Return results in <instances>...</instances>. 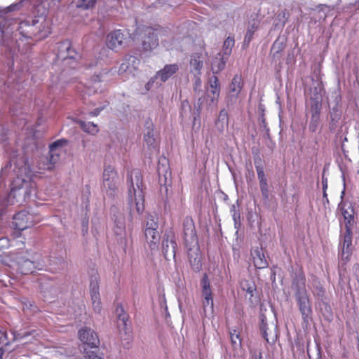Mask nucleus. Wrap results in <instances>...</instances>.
Masks as SVG:
<instances>
[{"label": "nucleus", "instance_id": "69168bd1", "mask_svg": "<svg viewBox=\"0 0 359 359\" xmlns=\"http://www.w3.org/2000/svg\"><path fill=\"white\" fill-rule=\"evenodd\" d=\"M256 359H264L262 354L259 353V356H258V358H256Z\"/></svg>", "mask_w": 359, "mask_h": 359}, {"label": "nucleus", "instance_id": "a19ab883", "mask_svg": "<svg viewBox=\"0 0 359 359\" xmlns=\"http://www.w3.org/2000/svg\"><path fill=\"white\" fill-rule=\"evenodd\" d=\"M96 0H79L76 2V7L83 10L90 9L94 7Z\"/></svg>", "mask_w": 359, "mask_h": 359}, {"label": "nucleus", "instance_id": "5fc2aeb1", "mask_svg": "<svg viewBox=\"0 0 359 359\" xmlns=\"http://www.w3.org/2000/svg\"><path fill=\"white\" fill-rule=\"evenodd\" d=\"M322 184H323V195H324V196H327L326 189L327 188V179H325L323 177L322 179Z\"/></svg>", "mask_w": 359, "mask_h": 359}, {"label": "nucleus", "instance_id": "49530a36", "mask_svg": "<svg viewBox=\"0 0 359 359\" xmlns=\"http://www.w3.org/2000/svg\"><path fill=\"white\" fill-rule=\"evenodd\" d=\"M351 255V247H348L344 248V245H342V250L341 252V259L347 262L350 259V256Z\"/></svg>", "mask_w": 359, "mask_h": 359}, {"label": "nucleus", "instance_id": "c03bdc74", "mask_svg": "<svg viewBox=\"0 0 359 359\" xmlns=\"http://www.w3.org/2000/svg\"><path fill=\"white\" fill-rule=\"evenodd\" d=\"M20 123H18L16 121L15 124L17 125L18 128H21L22 132L25 133L27 134V131L29 130L31 125L28 124V122L26 119V118L22 116L21 118H19Z\"/></svg>", "mask_w": 359, "mask_h": 359}, {"label": "nucleus", "instance_id": "37998d69", "mask_svg": "<svg viewBox=\"0 0 359 359\" xmlns=\"http://www.w3.org/2000/svg\"><path fill=\"white\" fill-rule=\"evenodd\" d=\"M346 234L344 236V241L342 244V245H344V248L351 247L352 245L351 229L348 225H346Z\"/></svg>", "mask_w": 359, "mask_h": 359}, {"label": "nucleus", "instance_id": "f03ea898", "mask_svg": "<svg viewBox=\"0 0 359 359\" xmlns=\"http://www.w3.org/2000/svg\"><path fill=\"white\" fill-rule=\"evenodd\" d=\"M0 145L10 158L9 165L1 169L0 183L8 178L11 181V191L6 203L8 205H22L27 198L35 194L36 184L32 180L33 171L24 156L25 144H19L13 133L4 127L0 128Z\"/></svg>", "mask_w": 359, "mask_h": 359}, {"label": "nucleus", "instance_id": "58836bf2", "mask_svg": "<svg viewBox=\"0 0 359 359\" xmlns=\"http://www.w3.org/2000/svg\"><path fill=\"white\" fill-rule=\"evenodd\" d=\"M158 228V218L154 215H149L147 217L145 229L157 230Z\"/></svg>", "mask_w": 359, "mask_h": 359}, {"label": "nucleus", "instance_id": "79ce46f5", "mask_svg": "<svg viewBox=\"0 0 359 359\" xmlns=\"http://www.w3.org/2000/svg\"><path fill=\"white\" fill-rule=\"evenodd\" d=\"M207 89H209L210 91L220 93L219 83L216 76L213 75L209 79L208 88Z\"/></svg>", "mask_w": 359, "mask_h": 359}, {"label": "nucleus", "instance_id": "20e7f679", "mask_svg": "<svg viewBox=\"0 0 359 359\" xmlns=\"http://www.w3.org/2000/svg\"><path fill=\"white\" fill-rule=\"evenodd\" d=\"M127 183L129 186L128 204L130 219H132L135 210L139 215L142 214L144 210V196L141 171L135 169L128 173Z\"/></svg>", "mask_w": 359, "mask_h": 359}, {"label": "nucleus", "instance_id": "c9c22d12", "mask_svg": "<svg viewBox=\"0 0 359 359\" xmlns=\"http://www.w3.org/2000/svg\"><path fill=\"white\" fill-rule=\"evenodd\" d=\"M257 25H258L257 21L255 20H253V21L251 23H250V25L248 27V29H247L246 34L245 36V39H244L245 43H249L250 42V41L252 38V36H253L255 30L257 29Z\"/></svg>", "mask_w": 359, "mask_h": 359}, {"label": "nucleus", "instance_id": "6e6d98bb", "mask_svg": "<svg viewBox=\"0 0 359 359\" xmlns=\"http://www.w3.org/2000/svg\"><path fill=\"white\" fill-rule=\"evenodd\" d=\"M318 126V123H316V122L313 123V122L310 121L309 130L312 132H315L317 130Z\"/></svg>", "mask_w": 359, "mask_h": 359}, {"label": "nucleus", "instance_id": "423d86ee", "mask_svg": "<svg viewBox=\"0 0 359 359\" xmlns=\"http://www.w3.org/2000/svg\"><path fill=\"white\" fill-rule=\"evenodd\" d=\"M116 313L117 316V325L121 334L122 344L124 348H129L132 341V334L127 324L128 316L125 313L121 305L117 306Z\"/></svg>", "mask_w": 359, "mask_h": 359}, {"label": "nucleus", "instance_id": "1a4fd4ad", "mask_svg": "<svg viewBox=\"0 0 359 359\" xmlns=\"http://www.w3.org/2000/svg\"><path fill=\"white\" fill-rule=\"evenodd\" d=\"M118 182V177L115 169L111 165L105 167L103 172V187L110 196L115 194Z\"/></svg>", "mask_w": 359, "mask_h": 359}, {"label": "nucleus", "instance_id": "7c9ffc66", "mask_svg": "<svg viewBox=\"0 0 359 359\" xmlns=\"http://www.w3.org/2000/svg\"><path fill=\"white\" fill-rule=\"evenodd\" d=\"M79 124L82 130L92 135H95L98 133V127L97 125L94 124L92 122H85L83 121H79Z\"/></svg>", "mask_w": 359, "mask_h": 359}, {"label": "nucleus", "instance_id": "680f3d73", "mask_svg": "<svg viewBox=\"0 0 359 359\" xmlns=\"http://www.w3.org/2000/svg\"><path fill=\"white\" fill-rule=\"evenodd\" d=\"M4 354V351L1 347H0V359H2V355Z\"/></svg>", "mask_w": 359, "mask_h": 359}, {"label": "nucleus", "instance_id": "774afa93", "mask_svg": "<svg viewBox=\"0 0 359 359\" xmlns=\"http://www.w3.org/2000/svg\"><path fill=\"white\" fill-rule=\"evenodd\" d=\"M2 214H3V212H1V210H0V215H2Z\"/></svg>", "mask_w": 359, "mask_h": 359}, {"label": "nucleus", "instance_id": "412c9836", "mask_svg": "<svg viewBox=\"0 0 359 359\" xmlns=\"http://www.w3.org/2000/svg\"><path fill=\"white\" fill-rule=\"evenodd\" d=\"M205 59V56L203 54L196 53L191 55L190 60V68L191 72L194 76H199L201 74V70L203 67V61Z\"/></svg>", "mask_w": 359, "mask_h": 359}, {"label": "nucleus", "instance_id": "a211bd4d", "mask_svg": "<svg viewBox=\"0 0 359 359\" xmlns=\"http://www.w3.org/2000/svg\"><path fill=\"white\" fill-rule=\"evenodd\" d=\"M243 86V81L241 76L235 75L229 86V99L231 103L236 102Z\"/></svg>", "mask_w": 359, "mask_h": 359}, {"label": "nucleus", "instance_id": "0eeeda50", "mask_svg": "<svg viewBox=\"0 0 359 359\" xmlns=\"http://www.w3.org/2000/svg\"><path fill=\"white\" fill-rule=\"evenodd\" d=\"M13 220L14 229L18 231L14 232V236L18 237L21 231L29 228L39 222V218L26 210H22L13 216Z\"/></svg>", "mask_w": 359, "mask_h": 359}, {"label": "nucleus", "instance_id": "2f4dec72", "mask_svg": "<svg viewBox=\"0 0 359 359\" xmlns=\"http://www.w3.org/2000/svg\"><path fill=\"white\" fill-rule=\"evenodd\" d=\"M285 45L283 42L276 40L272 45L271 48V54L273 58L275 60H279L280 58V53L283 50Z\"/></svg>", "mask_w": 359, "mask_h": 359}, {"label": "nucleus", "instance_id": "cd10ccee", "mask_svg": "<svg viewBox=\"0 0 359 359\" xmlns=\"http://www.w3.org/2000/svg\"><path fill=\"white\" fill-rule=\"evenodd\" d=\"M228 57L222 55L221 53H218L212 62V71L213 74H217L221 72L225 67L226 60Z\"/></svg>", "mask_w": 359, "mask_h": 359}, {"label": "nucleus", "instance_id": "bb28decb", "mask_svg": "<svg viewBox=\"0 0 359 359\" xmlns=\"http://www.w3.org/2000/svg\"><path fill=\"white\" fill-rule=\"evenodd\" d=\"M316 95L313 97H311V114L316 115H320L321 107H322V98L321 95L317 92V88L314 89Z\"/></svg>", "mask_w": 359, "mask_h": 359}, {"label": "nucleus", "instance_id": "473e14b6", "mask_svg": "<svg viewBox=\"0 0 359 359\" xmlns=\"http://www.w3.org/2000/svg\"><path fill=\"white\" fill-rule=\"evenodd\" d=\"M203 309L205 316L210 318L213 315L214 311L213 299H203Z\"/></svg>", "mask_w": 359, "mask_h": 359}, {"label": "nucleus", "instance_id": "09e8293b", "mask_svg": "<svg viewBox=\"0 0 359 359\" xmlns=\"http://www.w3.org/2000/svg\"><path fill=\"white\" fill-rule=\"evenodd\" d=\"M6 344H8L6 334L0 330V347L3 348L2 346Z\"/></svg>", "mask_w": 359, "mask_h": 359}, {"label": "nucleus", "instance_id": "3c124183", "mask_svg": "<svg viewBox=\"0 0 359 359\" xmlns=\"http://www.w3.org/2000/svg\"><path fill=\"white\" fill-rule=\"evenodd\" d=\"M201 84H202V82H201L200 77L198 76H195V81L194 83V90L195 91L199 90L201 89Z\"/></svg>", "mask_w": 359, "mask_h": 359}, {"label": "nucleus", "instance_id": "4c0bfd02", "mask_svg": "<svg viewBox=\"0 0 359 359\" xmlns=\"http://www.w3.org/2000/svg\"><path fill=\"white\" fill-rule=\"evenodd\" d=\"M230 338L234 349H238L241 346V339L236 330H234L230 332Z\"/></svg>", "mask_w": 359, "mask_h": 359}, {"label": "nucleus", "instance_id": "2eb2a0df", "mask_svg": "<svg viewBox=\"0 0 359 359\" xmlns=\"http://www.w3.org/2000/svg\"><path fill=\"white\" fill-rule=\"evenodd\" d=\"M177 243L175 236L171 234H165L162 242V250L164 257L169 260L175 258L176 254Z\"/></svg>", "mask_w": 359, "mask_h": 359}, {"label": "nucleus", "instance_id": "a878e982", "mask_svg": "<svg viewBox=\"0 0 359 359\" xmlns=\"http://www.w3.org/2000/svg\"><path fill=\"white\" fill-rule=\"evenodd\" d=\"M229 123L228 113L226 109L220 110L219 116L215 121L216 129L219 133H223L227 128Z\"/></svg>", "mask_w": 359, "mask_h": 359}, {"label": "nucleus", "instance_id": "ea45409f", "mask_svg": "<svg viewBox=\"0 0 359 359\" xmlns=\"http://www.w3.org/2000/svg\"><path fill=\"white\" fill-rule=\"evenodd\" d=\"M92 307L95 313H100L102 310V303L100 294L90 295Z\"/></svg>", "mask_w": 359, "mask_h": 359}, {"label": "nucleus", "instance_id": "864d4df0", "mask_svg": "<svg viewBox=\"0 0 359 359\" xmlns=\"http://www.w3.org/2000/svg\"><path fill=\"white\" fill-rule=\"evenodd\" d=\"M34 133L33 130V128H31L30 132L29 133V135L26 139V142L27 143L29 142H34Z\"/></svg>", "mask_w": 359, "mask_h": 359}, {"label": "nucleus", "instance_id": "b1692460", "mask_svg": "<svg viewBox=\"0 0 359 359\" xmlns=\"http://www.w3.org/2000/svg\"><path fill=\"white\" fill-rule=\"evenodd\" d=\"M253 259V263L257 269H265L268 266L267 260L264 256L262 248H255L251 253Z\"/></svg>", "mask_w": 359, "mask_h": 359}, {"label": "nucleus", "instance_id": "6ab92c4d", "mask_svg": "<svg viewBox=\"0 0 359 359\" xmlns=\"http://www.w3.org/2000/svg\"><path fill=\"white\" fill-rule=\"evenodd\" d=\"M144 34L147 36L142 41L143 49L147 51L156 48L158 45V41L154 30L150 27H147L144 29Z\"/></svg>", "mask_w": 359, "mask_h": 359}, {"label": "nucleus", "instance_id": "338daca9", "mask_svg": "<svg viewBox=\"0 0 359 359\" xmlns=\"http://www.w3.org/2000/svg\"><path fill=\"white\" fill-rule=\"evenodd\" d=\"M158 172L160 173L161 172V168H158Z\"/></svg>", "mask_w": 359, "mask_h": 359}, {"label": "nucleus", "instance_id": "aec40b11", "mask_svg": "<svg viewBox=\"0 0 359 359\" xmlns=\"http://www.w3.org/2000/svg\"><path fill=\"white\" fill-rule=\"evenodd\" d=\"M179 69L177 64L166 65L162 69L156 72L155 79H160L162 82L166 81Z\"/></svg>", "mask_w": 359, "mask_h": 359}, {"label": "nucleus", "instance_id": "e2e57ef3", "mask_svg": "<svg viewBox=\"0 0 359 359\" xmlns=\"http://www.w3.org/2000/svg\"><path fill=\"white\" fill-rule=\"evenodd\" d=\"M185 104H186L189 107V102H185V101H184V102H183V103H182V104H183L184 107H185Z\"/></svg>", "mask_w": 359, "mask_h": 359}, {"label": "nucleus", "instance_id": "13d9d810", "mask_svg": "<svg viewBox=\"0 0 359 359\" xmlns=\"http://www.w3.org/2000/svg\"><path fill=\"white\" fill-rule=\"evenodd\" d=\"M103 109H104V107L97 108V109H95L94 111H90V114L92 116H97V115H99L100 112Z\"/></svg>", "mask_w": 359, "mask_h": 359}, {"label": "nucleus", "instance_id": "4d7b16f0", "mask_svg": "<svg viewBox=\"0 0 359 359\" xmlns=\"http://www.w3.org/2000/svg\"><path fill=\"white\" fill-rule=\"evenodd\" d=\"M157 79H155V76L154 78H151L149 82L146 84L145 86V88L147 90H149L153 85V83H154L155 80H156Z\"/></svg>", "mask_w": 359, "mask_h": 359}, {"label": "nucleus", "instance_id": "4be33fe9", "mask_svg": "<svg viewBox=\"0 0 359 359\" xmlns=\"http://www.w3.org/2000/svg\"><path fill=\"white\" fill-rule=\"evenodd\" d=\"M113 213V219L114 221V231L117 235H121L125 231V217L122 212L118 211L116 208L111 210Z\"/></svg>", "mask_w": 359, "mask_h": 359}, {"label": "nucleus", "instance_id": "7ed1b4c3", "mask_svg": "<svg viewBox=\"0 0 359 359\" xmlns=\"http://www.w3.org/2000/svg\"><path fill=\"white\" fill-rule=\"evenodd\" d=\"M8 228L0 225V250L8 248L11 245L8 237ZM0 263L8 265L10 267L16 266L17 270L22 274L32 273L36 270H42L46 266L45 261L38 254L34 255L33 260L29 259H21L16 263L13 262V264H9L0 255Z\"/></svg>", "mask_w": 359, "mask_h": 359}, {"label": "nucleus", "instance_id": "ddd939ff", "mask_svg": "<svg viewBox=\"0 0 359 359\" xmlns=\"http://www.w3.org/2000/svg\"><path fill=\"white\" fill-rule=\"evenodd\" d=\"M65 140H58L50 145L49 156L47 157V163L40 168L44 170H51L60 158V147L65 143Z\"/></svg>", "mask_w": 359, "mask_h": 359}, {"label": "nucleus", "instance_id": "72a5a7b5", "mask_svg": "<svg viewBox=\"0 0 359 359\" xmlns=\"http://www.w3.org/2000/svg\"><path fill=\"white\" fill-rule=\"evenodd\" d=\"M234 39L233 37L229 36L226 38V39L224 42L223 45V53L222 55L225 56L226 57H228L231 53L233 46H234Z\"/></svg>", "mask_w": 359, "mask_h": 359}, {"label": "nucleus", "instance_id": "393cba45", "mask_svg": "<svg viewBox=\"0 0 359 359\" xmlns=\"http://www.w3.org/2000/svg\"><path fill=\"white\" fill-rule=\"evenodd\" d=\"M144 127L145 132L144 135V141L149 147H154L156 139L154 137V125L152 121L151 120H147L145 122Z\"/></svg>", "mask_w": 359, "mask_h": 359}, {"label": "nucleus", "instance_id": "f257e3e1", "mask_svg": "<svg viewBox=\"0 0 359 359\" xmlns=\"http://www.w3.org/2000/svg\"><path fill=\"white\" fill-rule=\"evenodd\" d=\"M61 0H20L5 8H0V51L6 57L8 75L0 74V91L14 97L25 87L26 73L13 72L15 62L18 68V53H28L29 40L41 39L50 34V23L46 18L50 8L58 6Z\"/></svg>", "mask_w": 359, "mask_h": 359}, {"label": "nucleus", "instance_id": "8fccbe9b", "mask_svg": "<svg viewBox=\"0 0 359 359\" xmlns=\"http://www.w3.org/2000/svg\"><path fill=\"white\" fill-rule=\"evenodd\" d=\"M88 359H103L101 354L96 351H90L87 353Z\"/></svg>", "mask_w": 359, "mask_h": 359}, {"label": "nucleus", "instance_id": "c85d7f7f", "mask_svg": "<svg viewBox=\"0 0 359 359\" xmlns=\"http://www.w3.org/2000/svg\"><path fill=\"white\" fill-rule=\"evenodd\" d=\"M201 285L202 287L203 299H212V293L210 288L209 278L207 274L203 275Z\"/></svg>", "mask_w": 359, "mask_h": 359}, {"label": "nucleus", "instance_id": "4468645a", "mask_svg": "<svg viewBox=\"0 0 359 359\" xmlns=\"http://www.w3.org/2000/svg\"><path fill=\"white\" fill-rule=\"evenodd\" d=\"M80 341L89 346L97 347L100 345V340L97 334L92 329L84 327L78 332Z\"/></svg>", "mask_w": 359, "mask_h": 359}, {"label": "nucleus", "instance_id": "052dcab7", "mask_svg": "<svg viewBox=\"0 0 359 359\" xmlns=\"http://www.w3.org/2000/svg\"><path fill=\"white\" fill-rule=\"evenodd\" d=\"M320 115L311 114V121L313 123H319Z\"/></svg>", "mask_w": 359, "mask_h": 359}, {"label": "nucleus", "instance_id": "603ef678", "mask_svg": "<svg viewBox=\"0 0 359 359\" xmlns=\"http://www.w3.org/2000/svg\"><path fill=\"white\" fill-rule=\"evenodd\" d=\"M31 334L29 333V332H25V333H19L18 334H13L14 335V338L15 340H18V339H23L29 335H30Z\"/></svg>", "mask_w": 359, "mask_h": 359}, {"label": "nucleus", "instance_id": "5701e85b", "mask_svg": "<svg viewBox=\"0 0 359 359\" xmlns=\"http://www.w3.org/2000/svg\"><path fill=\"white\" fill-rule=\"evenodd\" d=\"M145 238L147 243L149 245L151 250L158 249L161 236L159 231L157 230L145 229Z\"/></svg>", "mask_w": 359, "mask_h": 359}, {"label": "nucleus", "instance_id": "f3484780", "mask_svg": "<svg viewBox=\"0 0 359 359\" xmlns=\"http://www.w3.org/2000/svg\"><path fill=\"white\" fill-rule=\"evenodd\" d=\"M124 40V34L120 29H118L107 35L106 43L109 49L118 50L122 47Z\"/></svg>", "mask_w": 359, "mask_h": 359}, {"label": "nucleus", "instance_id": "0e129e2a", "mask_svg": "<svg viewBox=\"0 0 359 359\" xmlns=\"http://www.w3.org/2000/svg\"><path fill=\"white\" fill-rule=\"evenodd\" d=\"M263 334H264V338H266V330L264 331ZM266 339L268 341L267 339Z\"/></svg>", "mask_w": 359, "mask_h": 359}, {"label": "nucleus", "instance_id": "e433bc0d", "mask_svg": "<svg viewBox=\"0 0 359 359\" xmlns=\"http://www.w3.org/2000/svg\"><path fill=\"white\" fill-rule=\"evenodd\" d=\"M90 295L100 294L99 278L97 275H93L91 276L90 282Z\"/></svg>", "mask_w": 359, "mask_h": 359}, {"label": "nucleus", "instance_id": "f704fd0d", "mask_svg": "<svg viewBox=\"0 0 359 359\" xmlns=\"http://www.w3.org/2000/svg\"><path fill=\"white\" fill-rule=\"evenodd\" d=\"M241 286L243 290L247 292L251 299L254 295V292L256 291L255 283L251 280H244L241 282Z\"/></svg>", "mask_w": 359, "mask_h": 359}, {"label": "nucleus", "instance_id": "bf43d9fd", "mask_svg": "<svg viewBox=\"0 0 359 359\" xmlns=\"http://www.w3.org/2000/svg\"><path fill=\"white\" fill-rule=\"evenodd\" d=\"M260 121H261L260 126L262 127L263 128L269 130V129L266 128V120L264 118V114H262V116L260 117Z\"/></svg>", "mask_w": 359, "mask_h": 359}, {"label": "nucleus", "instance_id": "9b49d317", "mask_svg": "<svg viewBox=\"0 0 359 359\" xmlns=\"http://www.w3.org/2000/svg\"><path fill=\"white\" fill-rule=\"evenodd\" d=\"M183 237L186 245L197 243V236L195 226L192 218L187 216L182 223Z\"/></svg>", "mask_w": 359, "mask_h": 359}, {"label": "nucleus", "instance_id": "39448f33", "mask_svg": "<svg viewBox=\"0 0 359 359\" xmlns=\"http://www.w3.org/2000/svg\"><path fill=\"white\" fill-rule=\"evenodd\" d=\"M294 287V297L298 306L302 318L305 323H309L312 319V307L309 294L305 287V278L303 276H297L293 283Z\"/></svg>", "mask_w": 359, "mask_h": 359}, {"label": "nucleus", "instance_id": "c756f323", "mask_svg": "<svg viewBox=\"0 0 359 359\" xmlns=\"http://www.w3.org/2000/svg\"><path fill=\"white\" fill-rule=\"evenodd\" d=\"M346 206V205H344L341 208V211L346 221L345 226L348 225L351 228L354 219V210L351 205H348L347 207Z\"/></svg>", "mask_w": 359, "mask_h": 359}, {"label": "nucleus", "instance_id": "de8ad7c7", "mask_svg": "<svg viewBox=\"0 0 359 359\" xmlns=\"http://www.w3.org/2000/svg\"><path fill=\"white\" fill-rule=\"evenodd\" d=\"M259 187H260V190H261L262 195L263 198L265 199H267L269 198V187H268L267 182L264 183V184H260Z\"/></svg>", "mask_w": 359, "mask_h": 359}, {"label": "nucleus", "instance_id": "9d476101", "mask_svg": "<svg viewBox=\"0 0 359 359\" xmlns=\"http://www.w3.org/2000/svg\"><path fill=\"white\" fill-rule=\"evenodd\" d=\"M109 72V71L103 69L99 74L93 75L86 86L85 93L89 95L96 93H102L103 88L105 86V84H102V83L107 81L106 77Z\"/></svg>", "mask_w": 359, "mask_h": 359}, {"label": "nucleus", "instance_id": "6e6552de", "mask_svg": "<svg viewBox=\"0 0 359 359\" xmlns=\"http://www.w3.org/2000/svg\"><path fill=\"white\" fill-rule=\"evenodd\" d=\"M219 93L217 91H210L207 89L206 97L205 98H199L197 103L194 105V126L198 123L200 124L199 115L201 111V105L205 101V105L208 110H213L217 106Z\"/></svg>", "mask_w": 359, "mask_h": 359}, {"label": "nucleus", "instance_id": "f8f14e48", "mask_svg": "<svg viewBox=\"0 0 359 359\" xmlns=\"http://www.w3.org/2000/svg\"><path fill=\"white\" fill-rule=\"evenodd\" d=\"M140 63V60L137 57L130 55H126L120 65L118 74H126L128 76H134Z\"/></svg>", "mask_w": 359, "mask_h": 359}, {"label": "nucleus", "instance_id": "a18cd8bd", "mask_svg": "<svg viewBox=\"0 0 359 359\" xmlns=\"http://www.w3.org/2000/svg\"><path fill=\"white\" fill-rule=\"evenodd\" d=\"M256 170L257 172V177L259 182V184L266 183L267 179L266 177L263 168L261 165H257L256 166Z\"/></svg>", "mask_w": 359, "mask_h": 359}, {"label": "nucleus", "instance_id": "dca6fc26", "mask_svg": "<svg viewBox=\"0 0 359 359\" xmlns=\"http://www.w3.org/2000/svg\"><path fill=\"white\" fill-rule=\"evenodd\" d=\"M57 57L63 60L76 59L78 53L72 48L69 41L66 40L57 45Z\"/></svg>", "mask_w": 359, "mask_h": 359}]
</instances>
